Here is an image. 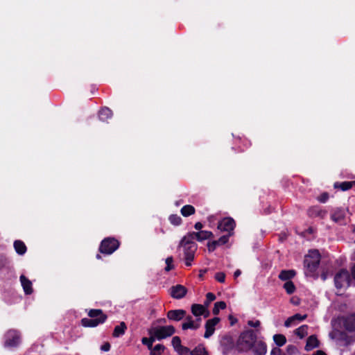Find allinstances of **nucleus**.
<instances>
[{
	"label": "nucleus",
	"mask_w": 355,
	"mask_h": 355,
	"mask_svg": "<svg viewBox=\"0 0 355 355\" xmlns=\"http://www.w3.org/2000/svg\"><path fill=\"white\" fill-rule=\"evenodd\" d=\"M353 186H355V181L343 182L341 183L336 182L334 184L335 188H339L342 191H347L351 189Z\"/></svg>",
	"instance_id": "obj_23"
},
{
	"label": "nucleus",
	"mask_w": 355,
	"mask_h": 355,
	"mask_svg": "<svg viewBox=\"0 0 355 355\" xmlns=\"http://www.w3.org/2000/svg\"><path fill=\"white\" fill-rule=\"evenodd\" d=\"M20 282L25 293L31 294L33 293L32 282L23 275L20 276Z\"/></svg>",
	"instance_id": "obj_17"
},
{
	"label": "nucleus",
	"mask_w": 355,
	"mask_h": 355,
	"mask_svg": "<svg viewBox=\"0 0 355 355\" xmlns=\"http://www.w3.org/2000/svg\"><path fill=\"white\" fill-rule=\"evenodd\" d=\"M353 232H355V225L353 227Z\"/></svg>",
	"instance_id": "obj_56"
},
{
	"label": "nucleus",
	"mask_w": 355,
	"mask_h": 355,
	"mask_svg": "<svg viewBox=\"0 0 355 355\" xmlns=\"http://www.w3.org/2000/svg\"><path fill=\"white\" fill-rule=\"evenodd\" d=\"M260 321L259 320H255V321H253V320H249L248 322V324L250 326V327H258L260 326Z\"/></svg>",
	"instance_id": "obj_45"
},
{
	"label": "nucleus",
	"mask_w": 355,
	"mask_h": 355,
	"mask_svg": "<svg viewBox=\"0 0 355 355\" xmlns=\"http://www.w3.org/2000/svg\"><path fill=\"white\" fill-rule=\"evenodd\" d=\"M273 339H274L275 343L278 346H283L286 342V337L282 334H275L273 336Z\"/></svg>",
	"instance_id": "obj_31"
},
{
	"label": "nucleus",
	"mask_w": 355,
	"mask_h": 355,
	"mask_svg": "<svg viewBox=\"0 0 355 355\" xmlns=\"http://www.w3.org/2000/svg\"><path fill=\"white\" fill-rule=\"evenodd\" d=\"M101 349L103 352H108L110 349V344L109 343H104L101 347Z\"/></svg>",
	"instance_id": "obj_47"
},
{
	"label": "nucleus",
	"mask_w": 355,
	"mask_h": 355,
	"mask_svg": "<svg viewBox=\"0 0 355 355\" xmlns=\"http://www.w3.org/2000/svg\"><path fill=\"white\" fill-rule=\"evenodd\" d=\"M350 275L347 270L342 269L334 277L335 286L337 289H345L349 287L350 284Z\"/></svg>",
	"instance_id": "obj_5"
},
{
	"label": "nucleus",
	"mask_w": 355,
	"mask_h": 355,
	"mask_svg": "<svg viewBox=\"0 0 355 355\" xmlns=\"http://www.w3.org/2000/svg\"><path fill=\"white\" fill-rule=\"evenodd\" d=\"M296 272L293 270H282L279 275V278L283 281H290L295 277Z\"/></svg>",
	"instance_id": "obj_21"
},
{
	"label": "nucleus",
	"mask_w": 355,
	"mask_h": 355,
	"mask_svg": "<svg viewBox=\"0 0 355 355\" xmlns=\"http://www.w3.org/2000/svg\"><path fill=\"white\" fill-rule=\"evenodd\" d=\"M220 319L218 318H214L212 319L208 320L205 324V333L204 334V337L205 338H209L211 336L213 335L215 331V326L219 322Z\"/></svg>",
	"instance_id": "obj_12"
},
{
	"label": "nucleus",
	"mask_w": 355,
	"mask_h": 355,
	"mask_svg": "<svg viewBox=\"0 0 355 355\" xmlns=\"http://www.w3.org/2000/svg\"><path fill=\"white\" fill-rule=\"evenodd\" d=\"M215 279L218 282H219L220 283H223L225 282V275L223 272H217L215 275Z\"/></svg>",
	"instance_id": "obj_42"
},
{
	"label": "nucleus",
	"mask_w": 355,
	"mask_h": 355,
	"mask_svg": "<svg viewBox=\"0 0 355 355\" xmlns=\"http://www.w3.org/2000/svg\"><path fill=\"white\" fill-rule=\"evenodd\" d=\"M235 227V222L231 218H225L222 220L218 225V228L223 232L233 231Z\"/></svg>",
	"instance_id": "obj_15"
},
{
	"label": "nucleus",
	"mask_w": 355,
	"mask_h": 355,
	"mask_svg": "<svg viewBox=\"0 0 355 355\" xmlns=\"http://www.w3.org/2000/svg\"><path fill=\"white\" fill-rule=\"evenodd\" d=\"M320 255L317 250H310L304 259V266L310 272H313L318 268Z\"/></svg>",
	"instance_id": "obj_4"
},
{
	"label": "nucleus",
	"mask_w": 355,
	"mask_h": 355,
	"mask_svg": "<svg viewBox=\"0 0 355 355\" xmlns=\"http://www.w3.org/2000/svg\"><path fill=\"white\" fill-rule=\"evenodd\" d=\"M112 112L107 107H104L101 109L99 112V117L101 120H105L112 116Z\"/></svg>",
	"instance_id": "obj_27"
},
{
	"label": "nucleus",
	"mask_w": 355,
	"mask_h": 355,
	"mask_svg": "<svg viewBox=\"0 0 355 355\" xmlns=\"http://www.w3.org/2000/svg\"><path fill=\"white\" fill-rule=\"evenodd\" d=\"M216 299V296L212 293H208L206 295V301L204 303V306L207 309L209 304Z\"/></svg>",
	"instance_id": "obj_37"
},
{
	"label": "nucleus",
	"mask_w": 355,
	"mask_h": 355,
	"mask_svg": "<svg viewBox=\"0 0 355 355\" xmlns=\"http://www.w3.org/2000/svg\"><path fill=\"white\" fill-rule=\"evenodd\" d=\"M187 293V289L182 285L178 284L173 286L170 289V294L175 299H181L184 297Z\"/></svg>",
	"instance_id": "obj_10"
},
{
	"label": "nucleus",
	"mask_w": 355,
	"mask_h": 355,
	"mask_svg": "<svg viewBox=\"0 0 355 355\" xmlns=\"http://www.w3.org/2000/svg\"><path fill=\"white\" fill-rule=\"evenodd\" d=\"M194 227L196 230H200L202 228V224L200 222H198L195 224Z\"/></svg>",
	"instance_id": "obj_49"
},
{
	"label": "nucleus",
	"mask_w": 355,
	"mask_h": 355,
	"mask_svg": "<svg viewBox=\"0 0 355 355\" xmlns=\"http://www.w3.org/2000/svg\"><path fill=\"white\" fill-rule=\"evenodd\" d=\"M161 321H162V322H166V320H165V319H162Z\"/></svg>",
	"instance_id": "obj_55"
},
{
	"label": "nucleus",
	"mask_w": 355,
	"mask_h": 355,
	"mask_svg": "<svg viewBox=\"0 0 355 355\" xmlns=\"http://www.w3.org/2000/svg\"><path fill=\"white\" fill-rule=\"evenodd\" d=\"M213 236V234L209 231H200L198 232H191L184 236V240L189 239L194 242V240L196 239L198 241H202L204 240L208 239Z\"/></svg>",
	"instance_id": "obj_8"
},
{
	"label": "nucleus",
	"mask_w": 355,
	"mask_h": 355,
	"mask_svg": "<svg viewBox=\"0 0 355 355\" xmlns=\"http://www.w3.org/2000/svg\"><path fill=\"white\" fill-rule=\"evenodd\" d=\"M191 355H209L202 345L196 347L191 352Z\"/></svg>",
	"instance_id": "obj_28"
},
{
	"label": "nucleus",
	"mask_w": 355,
	"mask_h": 355,
	"mask_svg": "<svg viewBox=\"0 0 355 355\" xmlns=\"http://www.w3.org/2000/svg\"><path fill=\"white\" fill-rule=\"evenodd\" d=\"M241 274V272L240 270H236L234 273V276L235 278L238 277Z\"/></svg>",
	"instance_id": "obj_51"
},
{
	"label": "nucleus",
	"mask_w": 355,
	"mask_h": 355,
	"mask_svg": "<svg viewBox=\"0 0 355 355\" xmlns=\"http://www.w3.org/2000/svg\"><path fill=\"white\" fill-rule=\"evenodd\" d=\"M326 211L320 209L318 207H311L308 210V214L310 217H320L324 218L326 215Z\"/></svg>",
	"instance_id": "obj_20"
},
{
	"label": "nucleus",
	"mask_w": 355,
	"mask_h": 355,
	"mask_svg": "<svg viewBox=\"0 0 355 355\" xmlns=\"http://www.w3.org/2000/svg\"><path fill=\"white\" fill-rule=\"evenodd\" d=\"M179 355H191L190 349L184 346H182L180 347L179 349H177L175 351Z\"/></svg>",
	"instance_id": "obj_40"
},
{
	"label": "nucleus",
	"mask_w": 355,
	"mask_h": 355,
	"mask_svg": "<svg viewBox=\"0 0 355 355\" xmlns=\"http://www.w3.org/2000/svg\"><path fill=\"white\" fill-rule=\"evenodd\" d=\"M171 344H172V346L173 347L175 351H176L177 349H179L180 347L183 346L181 344V339L179 336L173 337V338L171 340Z\"/></svg>",
	"instance_id": "obj_34"
},
{
	"label": "nucleus",
	"mask_w": 355,
	"mask_h": 355,
	"mask_svg": "<svg viewBox=\"0 0 355 355\" xmlns=\"http://www.w3.org/2000/svg\"><path fill=\"white\" fill-rule=\"evenodd\" d=\"M257 340V335L253 330L243 332L238 340V346L243 351L251 349Z\"/></svg>",
	"instance_id": "obj_2"
},
{
	"label": "nucleus",
	"mask_w": 355,
	"mask_h": 355,
	"mask_svg": "<svg viewBox=\"0 0 355 355\" xmlns=\"http://www.w3.org/2000/svg\"><path fill=\"white\" fill-rule=\"evenodd\" d=\"M347 328L350 331H355V313L349 318Z\"/></svg>",
	"instance_id": "obj_35"
},
{
	"label": "nucleus",
	"mask_w": 355,
	"mask_h": 355,
	"mask_svg": "<svg viewBox=\"0 0 355 355\" xmlns=\"http://www.w3.org/2000/svg\"><path fill=\"white\" fill-rule=\"evenodd\" d=\"M230 234L227 236H221L218 240L216 241L218 245H224L227 243L229 241V236Z\"/></svg>",
	"instance_id": "obj_41"
},
{
	"label": "nucleus",
	"mask_w": 355,
	"mask_h": 355,
	"mask_svg": "<svg viewBox=\"0 0 355 355\" xmlns=\"http://www.w3.org/2000/svg\"><path fill=\"white\" fill-rule=\"evenodd\" d=\"M319 345V341L315 335L310 336L306 340L305 345L306 351H311Z\"/></svg>",
	"instance_id": "obj_19"
},
{
	"label": "nucleus",
	"mask_w": 355,
	"mask_h": 355,
	"mask_svg": "<svg viewBox=\"0 0 355 355\" xmlns=\"http://www.w3.org/2000/svg\"><path fill=\"white\" fill-rule=\"evenodd\" d=\"M307 315L305 314V315H300L299 313H297L294 315H293V320L295 321V320H299V321H302V320H304L306 318Z\"/></svg>",
	"instance_id": "obj_44"
},
{
	"label": "nucleus",
	"mask_w": 355,
	"mask_h": 355,
	"mask_svg": "<svg viewBox=\"0 0 355 355\" xmlns=\"http://www.w3.org/2000/svg\"><path fill=\"white\" fill-rule=\"evenodd\" d=\"M150 349V355H162L165 349V347L162 344H157Z\"/></svg>",
	"instance_id": "obj_29"
},
{
	"label": "nucleus",
	"mask_w": 355,
	"mask_h": 355,
	"mask_svg": "<svg viewBox=\"0 0 355 355\" xmlns=\"http://www.w3.org/2000/svg\"><path fill=\"white\" fill-rule=\"evenodd\" d=\"M166 266L165 268V271L166 272H168L170 271L171 270H172L173 268H174V266H173V257H167L166 259Z\"/></svg>",
	"instance_id": "obj_38"
},
{
	"label": "nucleus",
	"mask_w": 355,
	"mask_h": 355,
	"mask_svg": "<svg viewBox=\"0 0 355 355\" xmlns=\"http://www.w3.org/2000/svg\"><path fill=\"white\" fill-rule=\"evenodd\" d=\"M191 309L192 313L196 317V318H200L201 315H203L204 318H207L209 315V311L204 305L194 304L191 306Z\"/></svg>",
	"instance_id": "obj_11"
},
{
	"label": "nucleus",
	"mask_w": 355,
	"mask_h": 355,
	"mask_svg": "<svg viewBox=\"0 0 355 355\" xmlns=\"http://www.w3.org/2000/svg\"><path fill=\"white\" fill-rule=\"evenodd\" d=\"M218 245L216 241L211 242V243H208L207 247H208L209 251H211V252L214 251Z\"/></svg>",
	"instance_id": "obj_43"
},
{
	"label": "nucleus",
	"mask_w": 355,
	"mask_h": 355,
	"mask_svg": "<svg viewBox=\"0 0 355 355\" xmlns=\"http://www.w3.org/2000/svg\"><path fill=\"white\" fill-rule=\"evenodd\" d=\"M14 248L16 252L20 255L24 254L26 251V247L24 243L21 241H15L14 242Z\"/></svg>",
	"instance_id": "obj_24"
},
{
	"label": "nucleus",
	"mask_w": 355,
	"mask_h": 355,
	"mask_svg": "<svg viewBox=\"0 0 355 355\" xmlns=\"http://www.w3.org/2000/svg\"><path fill=\"white\" fill-rule=\"evenodd\" d=\"M119 246V242L114 238H107L102 241L99 250L103 254H111Z\"/></svg>",
	"instance_id": "obj_6"
},
{
	"label": "nucleus",
	"mask_w": 355,
	"mask_h": 355,
	"mask_svg": "<svg viewBox=\"0 0 355 355\" xmlns=\"http://www.w3.org/2000/svg\"><path fill=\"white\" fill-rule=\"evenodd\" d=\"M20 334L17 330L10 329L5 334L4 346L6 347H15L20 343Z\"/></svg>",
	"instance_id": "obj_7"
},
{
	"label": "nucleus",
	"mask_w": 355,
	"mask_h": 355,
	"mask_svg": "<svg viewBox=\"0 0 355 355\" xmlns=\"http://www.w3.org/2000/svg\"><path fill=\"white\" fill-rule=\"evenodd\" d=\"M279 353V349L278 348H274L271 351V355H278Z\"/></svg>",
	"instance_id": "obj_50"
},
{
	"label": "nucleus",
	"mask_w": 355,
	"mask_h": 355,
	"mask_svg": "<svg viewBox=\"0 0 355 355\" xmlns=\"http://www.w3.org/2000/svg\"><path fill=\"white\" fill-rule=\"evenodd\" d=\"M267 352L266 345L262 342L259 341L254 343L253 347V352L255 355H265Z\"/></svg>",
	"instance_id": "obj_18"
},
{
	"label": "nucleus",
	"mask_w": 355,
	"mask_h": 355,
	"mask_svg": "<svg viewBox=\"0 0 355 355\" xmlns=\"http://www.w3.org/2000/svg\"><path fill=\"white\" fill-rule=\"evenodd\" d=\"M308 329L309 327L307 325H302L295 330V334L299 338H303L308 334Z\"/></svg>",
	"instance_id": "obj_26"
},
{
	"label": "nucleus",
	"mask_w": 355,
	"mask_h": 355,
	"mask_svg": "<svg viewBox=\"0 0 355 355\" xmlns=\"http://www.w3.org/2000/svg\"><path fill=\"white\" fill-rule=\"evenodd\" d=\"M107 319V316H101L98 318H83L81 320V324L86 327H95L100 324H103Z\"/></svg>",
	"instance_id": "obj_14"
},
{
	"label": "nucleus",
	"mask_w": 355,
	"mask_h": 355,
	"mask_svg": "<svg viewBox=\"0 0 355 355\" xmlns=\"http://www.w3.org/2000/svg\"><path fill=\"white\" fill-rule=\"evenodd\" d=\"M175 332V329L173 325L155 327L150 330V334L158 340L170 337L173 336Z\"/></svg>",
	"instance_id": "obj_3"
},
{
	"label": "nucleus",
	"mask_w": 355,
	"mask_h": 355,
	"mask_svg": "<svg viewBox=\"0 0 355 355\" xmlns=\"http://www.w3.org/2000/svg\"><path fill=\"white\" fill-rule=\"evenodd\" d=\"M295 320H293V316L288 318L284 322V325L286 327H289L294 323Z\"/></svg>",
	"instance_id": "obj_46"
},
{
	"label": "nucleus",
	"mask_w": 355,
	"mask_h": 355,
	"mask_svg": "<svg viewBox=\"0 0 355 355\" xmlns=\"http://www.w3.org/2000/svg\"><path fill=\"white\" fill-rule=\"evenodd\" d=\"M180 245L183 248L186 266H191L197 250V245L189 239L184 240V236L182 239Z\"/></svg>",
	"instance_id": "obj_1"
},
{
	"label": "nucleus",
	"mask_w": 355,
	"mask_h": 355,
	"mask_svg": "<svg viewBox=\"0 0 355 355\" xmlns=\"http://www.w3.org/2000/svg\"><path fill=\"white\" fill-rule=\"evenodd\" d=\"M127 329V326L124 322H121L119 325H117L114 327L113 331V336L115 338H118L122 335H123Z\"/></svg>",
	"instance_id": "obj_22"
},
{
	"label": "nucleus",
	"mask_w": 355,
	"mask_h": 355,
	"mask_svg": "<svg viewBox=\"0 0 355 355\" xmlns=\"http://www.w3.org/2000/svg\"><path fill=\"white\" fill-rule=\"evenodd\" d=\"M314 355H327L324 352L322 351H317V352Z\"/></svg>",
	"instance_id": "obj_53"
},
{
	"label": "nucleus",
	"mask_w": 355,
	"mask_h": 355,
	"mask_svg": "<svg viewBox=\"0 0 355 355\" xmlns=\"http://www.w3.org/2000/svg\"><path fill=\"white\" fill-rule=\"evenodd\" d=\"M96 258L99 259H101V255H100V254H97V255H96Z\"/></svg>",
	"instance_id": "obj_54"
},
{
	"label": "nucleus",
	"mask_w": 355,
	"mask_h": 355,
	"mask_svg": "<svg viewBox=\"0 0 355 355\" xmlns=\"http://www.w3.org/2000/svg\"><path fill=\"white\" fill-rule=\"evenodd\" d=\"M184 318H185V320L182 324V329L183 330H187V329L196 330L200 327L201 318H198L196 320H193L192 316L187 315V316H185Z\"/></svg>",
	"instance_id": "obj_9"
},
{
	"label": "nucleus",
	"mask_w": 355,
	"mask_h": 355,
	"mask_svg": "<svg viewBox=\"0 0 355 355\" xmlns=\"http://www.w3.org/2000/svg\"><path fill=\"white\" fill-rule=\"evenodd\" d=\"M88 315L93 319L101 318V316H107L101 309H91L88 313Z\"/></svg>",
	"instance_id": "obj_30"
},
{
	"label": "nucleus",
	"mask_w": 355,
	"mask_h": 355,
	"mask_svg": "<svg viewBox=\"0 0 355 355\" xmlns=\"http://www.w3.org/2000/svg\"><path fill=\"white\" fill-rule=\"evenodd\" d=\"M347 211V210L345 209L336 208L331 214V218L334 222L343 224L345 223Z\"/></svg>",
	"instance_id": "obj_13"
},
{
	"label": "nucleus",
	"mask_w": 355,
	"mask_h": 355,
	"mask_svg": "<svg viewBox=\"0 0 355 355\" xmlns=\"http://www.w3.org/2000/svg\"><path fill=\"white\" fill-rule=\"evenodd\" d=\"M284 288L286 290L288 294H292L295 291V286L291 281L286 282V283L284 284Z\"/></svg>",
	"instance_id": "obj_32"
},
{
	"label": "nucleus",
	"mask_w": 355,
	"mask_h": 355,
	"mask_svg": "<svg viewBox=\"0 0 355 355\" xmlns=\"http://www.w3.org/2000/svg\"><path fill=\"white\" fill-rule=\"evenodd\" d=\"M226 307L225 302L221 301V302H217L214 304V307L213 309V313L214 315H217L219 313L220 309H225Z\"/></svg>",
	"instance_id": "obj_33"
},
{
	"label": "nucleus",
	"mask_w": 355,
	"mask_h": 355,
	"mask_svg": "<svg viewBox=\"0 0 355 355\" xmlns=\"http://www.w3.org/2000/svg\"><path fill=\"white\" fill-rule=\"evenodd\" d=\"M328 194L327 193H323L321 195V196L318 198V200L324 202L328 199Z\"/></svg>",
	"instance_id": "obj_48"
},
{
	"label": "nucleus",
	"mask_w": 355,
	"mask_h": 355,
	"mask_svg": "<svg viewBox=\"0 0 355 355\" xmlns=\"http://www.w3.org/2000/svg\"><path fill=\"white\" fill-rule=\"evenodd\" d=\"M155 338L154 336H151L149 338H143L141 342L144 345H146L148 349H151L153 347V343L155 341Z\"/></svg>",
	"instance_id": "obj_36"
},
{
	"label": "nucleus",
	"mask_w": 355,
	"mask_h": 355,
	"mask_svg": "<svg viewBox=\"0 0 355 355\" xmlns=\"http://www.w3.org/2000/svg\"><path fill=\"white\" fill-rule=\"evenodd\" d=\"M169 220L172 224L179 225L182 222V218L179 216L174 214L169 217Z\"/></svg>",
	"instance_id": "obj_39"
},
{
	"label": "nucleus",
	"mask_w": 355,
	"mask_h": 355,
	"mask_svg": "<svg viewBox=\"0 0 355 355\" xmlns=\"http://www.w3.org/2000/svg\"><path fill=\"white\" fill-rule=\"evenodd\" d=\"M167 318L170 320L178 322L186 316V311L183 309L171 310L166 313Z\"/></svg>",
	"instance_id": "obj_16"
},
{
	"label": "nucleus",
	"mask_w": 355,
	"mask_h": 355,
	"mask_svg": "<svg viewBox=\"0 0 355 355\" xmlns=\"http://www.w3.org/2000/svg\"><path fill=\"white\" fill-rule=\"evenodd\" d=\"M351 272L353 278L355 279V265L352 268Z\"/></svg>",
	"instance_id": "obj_52"
},
{
	"label": "nucleus",
	"mask_w": 355,
	"mask_h": 355,
	"mask_svg": "<svg viewBox=\"0 0 355 355\" xmlns=\"http://www.w3.org/2000/svg\"><path fill=\"white\" fill-rule=\"evenodd\" d=\"M181 214L183 216L187 217L195 213V208L192 205H184L181 209Z\"/></svg>",
	"instance_id": "obj_25"
}]
</instances>
